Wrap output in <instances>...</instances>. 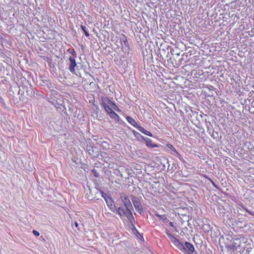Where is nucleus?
Instances as JSON below:
<instances>
[{"mask_svg": "<svg viewBox=\"0 0 254 254\" xmlns=\"http://www.w3.org/2000/svg\"><path fill=\"white\" fill-rule=\"evenodd\" d=\"M175 247L185 254H192L194 251V247L191 244L188 242L184 243L179 240L175 245Z\"/></svg>", "mask_w": 254, "mask_h": 254, "instance_id": "nucleus-1", "label": "nucleus"}, {"mask_svg": "<svg viewBox=\"0 0 254 254\" xmlns=\"http://www.w3.org/2000/svg\"><path fill=\"white\" fill-rule=\"evenodd\" d=\"M131 200L136 211L140 214L143 213V207L139 198L135 196H132Z\"/></svg>", "mask_w": 254, "mask_h": 254, "instance_id": "nucleus-2", "label": "nucleus"}, {"mask_svg": "<svg viewBox=\"0 0 254 254\" xmlns=\"http://www.w3.org/2000/svg\"><path fill=\"white\" fill-rule=\"evenodd\" d=\"M121 198L123 203H124V207L127 208V210L132 209L133 207L128 197L126 194L121 195Z\"/></svg>", "mask_w": 254, "mask_h": 254, "instance_id": "nucleus-3", "label": "nucleus"}, {"mask_svg": "<svg viewBox=\"0 0 254 254\" xmlns=\"http://www.w3.org/2000/svg\"><path fill=\"white\" fill-rule=\"evenodd\" d=\"M166 147L170 149V150H169L168 151H169L171 154L176 156L180 160H182V156L179 153H178L177 150L174 148V147L172 144H167Z\"/></svg>", "mask_w": 254, "mask_h": 254, "instance_id": "nucleus-4", "label": "nucleus"}, {"mask_svg": "<svg viewBox=\"0 0 254 254\" xmlns=\"http://www.w3.org/2000/svg\"><path fill=\"white\" fill-rule=\"evenodd\" d=\"M69 70L73 74H75V67L76 66V63L74 57H70L69 58Z\"/></svg>", "mask_w": 254, "mask_h": 254, "instance_id": "nucleus-5", "label": "nucleus"}, {"mask_svg": "<svg viewBox=\"0 0 254 254\" xmlns=\"http://www.w3.org/2000/svg\"><path fill=\"white\" fill-rule=\"evenodd\" d=\"M121 41L123 51L126 53H128L129 47L126 37L124 35L123 37L121 39Z\"/></svg>", "mask_w": 254, "mask_h": 254, "instance_id": "nucleus-6", "label": "nucleus"}, {"mask_svg": "<svg viewBox=\"0 0 254 254\" xmlns=\"http://www.w3.org/2000/svg\"><path fill=\"white\" fill-rule=\"evenodd\" d=\"M115 213H117L121 218H123L125 217L127 213V208L125 207H119L117 209L116 208V211H115Z\"/></svg>", "mask_w": 254, "mask_h": 254, "instance_id": "nucleus-7", "label": "nucleus"}, {"mask_svg": "<svg viewBox=\"0 0 254 254\" xmlns=\"http://www.w3.org/2000/svg\"><path fill=\"white\" fill-rule=\"evenodd\" d=\"M113 102L110 100L108 98L102 97L100 101V104L102 106H112Z\"/></svg>", "mask_w": 254, "mask_h": 254, "instance_id": "nucleus-8", "label": "nucleus"}, {"mask_svg": "<svg viewBox=\"0 0 254 254\" xmlns=\"http://www.w3.org/2000/svg\"><path fill=\"white\" fill-rule=\"evenodd\" d=\"M127 213L125 217H126L131 225H132L134 227V224L135 223V220L134 219V217H133L132 212H131V209L127 210Z\"/></svg>", "mask_w": 254, "mask_h": 254, "instance_id": "nucleus-9", "label": "nucleus"}, {"mask_svg": "<svg viewBox=\"0 0 254 254\" xmlns=\"http://www.w3.org/2000/svg\"><path fill=\"white\" fill-rule=\"evenodd\" d=\"M106 202L110 209L113 212H115V211H116V207L115 206L114 200L112 198H111L109 199V200H106Z\"/></svg>", "mask_w": 254, "mask_h": 254, "instance_id": "nucleus-10", "label": "nucleus"}, {"mask_svg": "<svg viewBox=\"0 0 254 254\" xmlns=\"http://www.w3.org/2000/svg\"><path fill=\"white\" fill-rule=\"evenodd\" d=\"M108 114L112 119L116 120L119 123H121V122L122 121L121 120L120 117L113 110L110 111V112H109Z\"/></svg>", "mask_w": 254, "mask_h": 254, "instance_id": "nucleus-11", "label": "nucleus"}, {"mask_svg": "<svg viewBox=\"0 0 254 254\" xmlns=\"http://www.w3.org/2000/svg\"><path fill=\"white\" fill-rule=\"evenodd\" d=\"M166 233L169 237L171 242L175 246V245L176 244V243H177V241L179 240V239H177L174 236H173L168 231H166Z\"/></svg>", "mask_w": 254, "mask_h": 254, "instance_id": "nucleus-12", "label": "nucleus"}, {"mask_svg": "<svg viewBox=\"0 0 254 254\" xmlns=\"http://www.w3.org/2000/svg\"><path fill=\"white\" fill-rule=\"evenodd\" d=\"M137 129L140 131V132H141L142 133L145 134V135H147L149 136H153V134L150 132L149 131L145 130L143 127H142L139 126L138 127H137Z\"/></svg>", "mask_w": 254, "mask_h": 254, "instance_id": "nucleus-13", "label": "nucleus"}, {"mask_svg": "<svg viewBox=\"0 0 254 254\" xmlns=\"http://www.w3.org/2000/svg\"><path fill=\"white\" fill-rule=\"evenodd\" d=\"M143 140L146 142V146L148 147L153 148L157 146V145L152 143V140L149 138L145 137Z\"/></svg>", "mask_w": 254, "mask_h": 254, "instance_id": "nucleus-14", "label": "nucleus"}, {"mask_svg": "<svg viewBox=\"0 0 254 254\" xmlns=\"http://www.w3.org/2000/svg\"><path fill=\"white\" fill-rule=\"evenodd\" d=\"M126 119H127V122L129 124H130L132 126H133V127H136V128H137V127L139 126V125H137V124L136 123L135 121L133 118H132L131 117L127 116L126 118Z\"/></svg>", "mask_w": 254, "mask_h": 254, "instance_id": "nucleus-15", "label": "nucleus"}, {"mask_svg": "<svg viewBox=\"0 0 254 254\" xmlns=\"http://www.w3.org/2000/svg\"><path fill=\"white\" fill-rule=\"evenodd\" d=\"M156 216H157L160 220H162V222L166 223L169 221V219L167 218V217L165 215H160L158 213H156L155 214Z\"/></svg>", "mask_w": 254, "mask_h": 254, "instance_id": "nucleus-16", "label": "nucleus"}, {"mask_svg": "<svg viewBox=\"0 0 254 254\" xmlns=\"http://www.w3.org/2000/svg\"><path fill=\"white\" fill-rule=\"evenodd\" d=\"M26 92L27 95L28 96H29V97H34L35 91L33 90V89L31 88L29 90H27Z\"/></svg>", "mask_w": 254, "mask_h": 254, "instance_id": "nucleus-17", "label": "nucleus"}, {"mask_svg": "<svg viewBox=\"0 0 254 254\" xmlns=\"http://www.w3.org/2000/svg\"><path fill=\"white\" fill-rule=\"evenodd\" d=\"M134 136L139 141H140L141 140H143L144 138L145 137L143 136L141 134H140L138 132H137V133H136L135 134Z\"/></svg>", "mask_w": 254, "mask_h": 254, "instance_id": "nucleus-18", "label": "nucleus"}, {"mask_svg": "<svg viewBox=\"0 0 254 254\" xmlns=\"http://www.w3.org/2000/svg\"><path fill=\"white\" fill-rule=\"evenodd\" d=\"M80 27H81V29L83 30V31L84 32L85 35L86 37H89V33L88 31L86 30V27L85 26L82 25H80Z\"/></svg>", "mask_w": 254, "mask_h": 254, "instance_id": "nucleus-19", "label": "nucleus"}, {"mask_svg": "<svg viewBox=\"0 0 254 254\" xmlns=\"http://www.w3.org/2000/svg\"><path fill=\"white\" fill-rule=\"evenodd\" d=\"M101 196L104 198L105 201H106V200H109V199L111 198V197L109 196L107 194L102 191L101 192Z\"/></svg>", "mask_w": 254, "mask_h": 254, "instance_id": "nucleus-20", "label": "nucleus"}, {"mask_svg": "<svg viewBox=\"0 0 254 254\" xmlns=\"http://www.w3.org/2000/svg\"><path fill=\"white\" fill-rule=\"evenodd\" d=\"M111 107L112 108V110H114L117 112H120V110L119 108L117 106V105L115 104L114 102H113V104L111 106Z\"/></svg>", "mask_w": 254, "mask_h": 254, "instance_id": "nucleus-21", "label": "nucleus"}, {"mask_svg": "<svg viewBox=\"0 0 254 254\" xmlns=\"http://www.w3.org/2000/svg\"><path fill=\"white\" fill-rule=\"evenodd\" d=\"M68 52L75 58L76 56V53L74 49H68Z\"/></svg>", "mask_w": 254, "mask_h": 254, "instance_id": "nucleus-22", "label": "nucleus"}, {"mask_svg": "<svg viewBox=\"0 0 254 254\" xmlns=\"http://www.w3.org/2000/svg\"><path fill=\"white\" fill-rule=\"evenodd\" d=\"M103 107L104 108L105 110L107 112L108 114L109 112H110V111L113 110L111 106H106Z\"/></svg>", "mask_w": 254, "mask_h": 254, "instance_id": "nucleus-23", "label": "nucleus"}, {"mask_svg": "<svg viewBox=\"0 0 254 254\" xmlns=\"http://www.w3.org/2000/svg\"><path fill=\"white\" fill-rule=\"evenodd\" d=\"M93 105H94V107L95 108L94 114L97 116V113H98V111L99 110V106L97 105H96V104H93Z\"/></svg>", "mask_w": 254, "mask_h": 254, "instance_id": "nucleus-24", "label": "nucleus"}, {"mask_svg": "<svg viewBox=\"0 0 254 254\" xmlns=\"http://www.w3.org/2000/svg\"><path fill=\"white\" fill-rule=\"evenodd\" d=\"M244 209L250 215L254 216V211H250L247 208H244Z\"/></svg>", "mask_w": 254, "mask_h": 254, "instance_id": "nucleus-25", "label": "nucleus"}, {"mask_svg": "<svg viewBox=\"0 0 254 254\" xmlns=\"http://www.w3.org/2000/svg\"><path fill=\"white\" fill-rule=\"evenodd\" d=\"M208 180L210 181L212 185L216 188V189H218V186L216 185V184L210 178H208Z\"/></svg>", "mask_w": 254, "mask_h": 254, "instance_id": "nucleus-26", "label": "nucleus"}, {"mask_svg": "<svg viewBox=\"0 0 254 254\" xmlns=\"http://www.w3.org/2000/svg\"><path fill=\"white\" fill-rule=\"evenodd\" d=\"M33 233L35 236H39L40 235V233L35 230H33Z\"/></svg>", "mask_w": 254, "mask_h": 254, "instance_id": "nucleus-27", "label": "nucleus"}, {"mask_svg": "<svg viewBox=\"0 0 254 254\" xmlns=\"http://www.w3.org/2000/svg\"><path fill=\"white\" fill-rule=\"evenodd\" d=\"M169 225H170L171 227H173V228H176V226H175V225H174V224L173 223V222H170L169 223Z\"/></svg>", "mask_w": 254, "mask_h": 254, "instance_id": "nucleus-28", "label": "nucleus"}, {"mask_svg": "<svg viewBox=\"0 0 254 254\" xmlns=\"http://www.w3.org/2000/svg\"><path fill=\"white\" fill-rule=\"evenodd\" d=\"M74 225H75V226L76 228H78V223H77L76 221H75V222H74Z\"/></svg>", "mask_w": 254, "mask_h": 254, "instance_id": "nucleus-29", "label": "nucleus"}, {"mask_svg": "<svg viewBox=\"0 0 254 254\" xmlns=\"http://www.w3.org/2000/svg\"><path fill=\"white\" fill-rule=\"evenodd\" d=\"M132 132L133 135H134L135 134V133H137V131H135V130H132Z\"/></svg>", "mask_w": 254, "mask_h": 254, "instance_id": "nucleus-30", "label": "nucleus"}, {"mask_svg": "<svg viewBox=\"0 0 254 254\" xmlns=\"http://www.w3.org/2000/svg\"><path fill=\"white\" fill-rule=\"evenodd\" d=\"M183 60V59H180L179 60V62L181 64H182V61Z\"/></svg>", "mask_w": 254, "mask_h": 254, "instance_id": "nucleus-31", "label": "nucleus"}, {"mask_svg": "<svg viewBox=\"0 0 254 254\" xmlns=\"http://www.w3.org/2000/svg\"><path fill=\"white\" fill-rule=\"evenodd\" d=\"M168 170H171V168H169V167H168Z\"/></svg>", "mask_w": 254, "mask_h": 254, "instance_id": "nucleus-32", "label": "nucleus"}, {"mask_svg": "<svg viewBox=\"0 0 254 254\" xmlns=\"http://www.w3.org/2000/svg\"><path fill=\"white\" fill-rule=\"evenodd\" d=\"M168 170H171V168H169V167H168Z\"/></svg>", "mask_w": 254, "mask_h": 254, "instance_id": "nucleus-33", "label": "nucleus"}, {"mask_svg": "<svg viewBox=\"0 0 254 254\" xmlns=\"http://www.w3.org/2000/svg\"><path fill=\"white\" fill-rule=\"evenodd\" d=\"M20 90L19 89V92H18V93H19V94L20 93Z\"/></svg>", "mask_w": 254, "mask_h": 254, "instance_id": "nucleus-34", "label": "nucleus"}]
</instances>
